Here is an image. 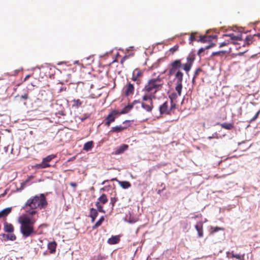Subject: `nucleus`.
Masks as SVG:
<instances>
[{
	"label": "nucleus",
	"mask_w": 260,
	"mask_h": 260,
	"mask_svg": "<svg viewBox=\"0 0 260 260\" xmlns=\"http://www.w3.org/2000/svg\"><path fill=\"white\" fill-rule=\"evenodd\" d=\"M46 205L47 202L43 194L39 196H36L26 202L23 208L29 207L30 209L26 210V213L22 214L18 219V221L20 224V232L24 238L28 237L35 233L34 224L36 219L32 215L37 213L36 209H42Z\"/></svg>",
	"instance_id": "f257e3e1"
},
{
	"label": "nucleus",
	"mask_w": 260,
	"mask_h": 260,
	"mask_svg": "<svg viewBox=\"0 0 260 260\" xmlns=\"http://www.w3.org/2000/svg\"><path fill=\"white\" fill-rule=\"evenodd\" d=\"M183 66L184 63H182L181 59H176L170 63L168 69V76L175 75L174 79L176 81L175 90L178 92L179 95H180L182 93L183 77V73L180 71V69L181 68L183 69Z\"/></svg>",
	"instance_id": "f03ea898"
},
{
	"label": "nucleus",
	"mask_w": 260,
	"mask_h": 260,
	"mask_svg": "<svg viewBox=\"0 0 260 260\" xmlns=\"http://www.w3.org/2000/svg\"><path fill=\"white\" fill-rule=\"evenodd\" d=\"M164 84L163 78L158 76L156 78L149 79L142 91L144 92L145 95H153V98H156L155 94L162 90Z\"/></svg>",
	"instance_id": "7ed1b4c3"
},
{
	"label": "nucleus",
	"mask_w": 260,
	"mask_h": 260,
	"mask_svg": "<svg viewBox=\"0 0 260 260\" xmlns=\"http://www.w3.org/2000/svg\"><path fill=\"white\" fill-rule=\"evenodd\" d=\"M176 103H171L167 101L159 107V111L161 115H171L174 113L176 109Z\"/></svg>",
	"instance_id": "20e7f679"
},
{
	"label": "nucleus",
	"mask_w": 260,
	"mask_h": 260,
	"mask_svg": "<svg viewBox=\"0 0 260 260\" xmlns=\"http://www.w3.org/2000/svg\"><path fill=\"white\" fill-rule=\"evenodd\" d=\"M156 98H153V95H146L144 94L142 96V100L143 101L147 102V103L142 102L141 103L142 107L146 110L147 112H151L153 108V99Z\"/></svg>",
	"instance_id": "39448f33"
},
{
	"label": "nucleus",
	"mask_w": 260,
	"mask_h": 260,
	"mask_svg": "<svg viewBox=\"0 0 260 260\" xmlns=\"http://www.w3.org/2000/svg\"><path fill=\"white\" fill-rule=\"evenodd\" d=\"M118 115H119V112L118 111L115 110L112 111L105 118L104 120L105 124L107 126H109L111 123L115 121Z\"/></svg>",
	"instance_id": "423d86ee"
},
{
	"label": "nucleus",
	"mask_w": 260,
	"mask_h": 260,
	"mask_svg": "<svg viewBox=\"0 0 260 260\" xmlns=\"http://www.w3.org/2000/svg\"><path fill=\"white\" fill-rule=\"evenodd\" d=\"M187 62L184 63L183 70L187 73L190 70L194 60V56L193 54H189L186 58Z\"/></svg>",
	"instance_id": "0eeeda50"
},
{
	"label": "nucleus",
	"mask_w": 260,
	"mask_h": 260,
	"mask_svg": "<svg viewBox=\"0 0 260 260\" xmlns=\"http://www.w3.org/2000/svg\"><path fill=\"white\" fill-rule=\"evenodd\" d=\"M260 38V34L258 33L253 35H248L245 39V44L247 45H250L253 43V42L258 40Z\"/></svg>",
	"instance_id": "6e6552de"
},
{
	"label": "nucleus",
	"mask_w": 260,
	"mask_h": 260,
	"mask_svg": "<svg viewBox=\"0 0 260 260\" xmlns=\"http://www.w3.org/2000/svg\"><path fill=\"white\" fill-rule=\"evenodd\" d=\"M224 36L228 37L230 39L228 40H230V43L235 44V42L237 41H241L242 39V35L241 34L238 33L237 35H235L234 33H231L229 34L224 35Z\"/></svg>",
	"instance_id": "1a4fd4ad"
},
{
	"label": "nucleus",
	"mask_w": 260,
	"mask_h": 260,
	"mask_svg": "<svg viewBox=\"0 0 260 260\" xmlns=\"http://www.w3.org/2000/svg\"><path fill=\"white\" fill-rule=\"evenodd\" d=\"M124 92L125 96H129L134 93L135 87L133 84L128 82L124 87Z\"/></svg>",
	"instance_id": "9d476101"
},
{
	"label": "nucleus",
	"mask_w": 260,
	"mask_h": 260,
	"mask_svg": "<svg viewBox=\"0 0 260 260\" xmlns=\"http://www.w3.org/2000/svg\"><path fill=\"white\" fill-rule=\"evenodd\" d=\"M216 38V36H200L199 39L197 40L198 42L202 43L210 42L212 39Z\"/></svg>",
	"instance_id": "9b49d317"
},
{
	"label": "nucleus",
	"mask_w": 260,
	"mask_h": 260,
	"mask_svg": "<svg viewBox=\"0 0 260 260\" xmlns=\"http://www.w3.org/2000/svg\"><path fill=\"white\" fill-rule=\"evenodd\" d=\"M126 128V127L125 126H122L121 125H119V126L117 125V126H115L114 127H112V129L109 132L111 133H118L121 132L122 131H123V130H124Z\"/></svg>",
	"instance_id": "f8f14e48"
},
{
	"label": "nucleus",
	"mask_w": 260,
	"mask_h": 260,
	"mask_svg": "<svg viewBox=\"0 0 260 260\" xmlns=\"http://www.w3.org/2000/svg\"><path fill=\"white\" fill-rule=\"evenodd\" d=\"M180 95H179L178 92H177V93L175 92H172L169 95V98L170 100V103H176V100L178 98V96H180Z\"/></svg>",
	"instance_id": "ddd939ff"
},
{
	"label": "nucleus",
	"mask_w": 260,
	"mask_h": 260,
	"mask_svg": "<svg viewBox=\"0 0 260 260\" xmlns=\"http://www.w3.org/2000/svg\"><path fill=\"white\" fill-rule=\"evenodd\" d=\"M12 207L5 208L0 211V218L7 216L12 211Z\"/></svg>",
	"instance_id": "4468645a"
},
{
	"label": "nucleus",
	"mask_w": 260,
	"mask_h": 260,
	"mask_svg": "<svg viewBox=\"0 0 260 260\" xmlns=\"http://www.w3.org/2000/svg\"><path fill=\"white\" fill-rule=\"evenodd\" d=\"M4 230L6 232L12 233L14 231V227L12 224L5 222Z\"/></svg>",
	"instance_id": "2eb2a0df"
},
{
	"label": "nucleus",
	"mask_w": 260,
	"mask_h": 260,
	"mask_svg": "<svg viewBox=\"0 0 260 260\" xmlns=\"http://www.w3.org/2000/svg\"><path fill=\"white\" fill-rule=\"evenodd\" d=\"M195 228L198 233L199 237H202L203 236V225L202 223L200 222L198 223L195 225Z\"/></svg>",
	"instance_id": "dca6fc26"
},
{
	"label": "nucleus",
	"mask_w": 260,
	"mask_h": 260,
	"mask_svg": "<svg viewBox=\"0 0 260 260\" xmlns=\"http://www.w3.org/2000/svg\"><path fill=\"white\" fill-rule=\"evenodd\" d=\"M93 147V142L92 141H88L85 143L83 146V150L86 151L90 150Z\"/></svg>",
	"instance_id": "f3484780"
},
{
	"label": "nucleus",
	"mask_w": 260,
	"mask_h": 260,
	"mask_svg": "<svg viewBox=\"0 0 260 260\" xmlns=\"http://www.w3.org/2000/svg\"><path fill=\"white\" fill-rule=\"evenodd\" d=\"M220 125L221 126L222 128L228 130H231L234 127L233 123L224 122L220 124Z\"/></svg>",
	"instance_id": "a211bd4d"
},
{
	"label": "nucleus",
	"mask_w": 260,
	"mask_h": 260,
	"mask_svg": "<svg viewBox=\"0 0 260 260\" xmlns=\"http://www.w3.org/2000/svg\"><path fill=\"white\" fill-rule=\"evenodd\" d=\"M133 108V105H128L124 107L120 112H119V115L127 113Z\"/></svg>",
	"instance_id": "6ab92c4d"
},
{
	"label": "nucleus",
	"mask_w": 260,
	"mask_h": 260,
	"mask_svg": "<svg viewBox=\"0 0 260 260\" xmlns=\"http://www.w3.org/2000/svg\"><path fill=\"white\" fill-rule=\"evenodd\" d=\"M119 241V237L118 236H113L108 240V243L110 244H115Z\"/></svg>",
	"instance_id": "aec40b11"
},
{
	"label": "nucleus",
	"mask_w": 260,
	"mask_h": 260,
	"mask_svg": "<svg viewBox=\"0 0 260 260\" xmlns=\"http://www.w3.org/2000/svg\"><path fill=\"white\" fill-rule=\"evenodd\" d=\"M56 247V243L55 242H49L48 244V248L50 250L51 253L55 251Z\"/></svg>",
	"instance_id": "412c9836"
},
{
	"label": "nucleus",
	"mask_w": 260,
	"mask_h": 260,
	"mask_svg": "<svg viewBox=\"0 0 260 260\" xmlns=\"http://www.w3.org/2000/svg\"><path fill=\"white\" fill-rule=\"evenodd\" d=\"M90 216L92 219V221L93 222L98 216V212L96 209L91 208L90 210Z\"/></svg>",
	"instance_id": "4be33fe9"
},
{
	"label": "nucleus",
	"mask_w": 260,
	"mask_h": 260,
	"mask_svg": "<svg viewBox=\"0 0 260 260\" xmlns=\"http://www.w3.org/2000/svg\"><path fill=\"white\" fill-rule=\"evenodd\" d=\"M3 237L5 240L14 241L16 239V236L14 234H3Z\"/></svg>",
	"instance_id": "5701e85b"
},
{
	"label": "nucleus",
	"mask_w": 260,
	"mask_h": 260,
	"mask_svg": "<svg viewBox=\"0 0 260 260\" xmlns=\"http://www.w3.org/2000/svg\"><path fill=\"white\" fill-rule=\"evenodd\" d=\"M119 184L124 189H127L131 186V184L128 181H119Z\"/></svg>",
	"instance_id": "b1692460"
},
{
	"label": "nucleus",
	"mask_w": 260,
	"mask_h": 260,
	"mask_svg": "<svg viewBox=\"0 0 260 260\" xmlns=\"http://www.w3.org/2000/svg\"><path fill=\"white\" fill-rule=\"evenodd\" d=\"M56 155L55 154H51L43 158L42 162H49L55 158Z\"/></svg>",
	"instance_id": "393cba45"
},
{
	"label": "nucleus",
	"mask_w": 260,
	"mask_h": 260,
	"mask_svg": "<svg viewBox=\"0 0 260 260\" xmlns=\"http://www.w3.org/2000/svg\"><path fill=\"white\" fill-rule=\"evenodd\" d=\"M225 52L226 51H219L216 52H213L211 55V57H212L215 56H218L222 57L225 54Z\"/></svg>",
	"instance_id": "a878e982"
},
{
	"label": "nucleus",
	"mask_w": 260,
	"mask_h": 260,
	"mask_svg": "<svg viewBox=\"0 0 260 260\" xmlns=\"http://www.w3.org/2000/svg\"><path fill=\"white\" fill-rule=\"evenodd\" d=\"M73 107H76L77 108L81 107L82 104V102L80 101L79 99H76L73 100Z\"/></svg>",
	"instance_id": "bb28decb"
},
{
	"label": "nucleus",
	"mask_w": 260,
	"mask_h": 260,
	"mask_svg": "<svg viewBox=\"0 0 260 260\" xmlns=\"http://www.w3.org/2000/svg\"><path fill=\"white\" fill-rule=\"evenodd\" d=\"M51 165L49 164H37L34 167L36 169L45 168L50 167ZM34 167V166H32Z\"/></svg>",
	"instance_id": "cd10ccee"
},
{
	"label": "nucleus",
	"mask_w": 260,
	"mask_h": 260,
	"mask_svg": "<svg viewBox=\"0 0 260 260\" xmlns=\"http://www.w3.org/2000/svg\"><path fill=\"white\" fill-rule=\"evenodd\" d=\"M108 201L106 196L105 194H103L99 199L98 202L102 204H105Z\"/></svg>",
	"instance_id": "c85d7f7f"
},
{
	"label": "nucleus",
	"mask_w": 260,
	"mask_h": 260,
	"mask_svg": "<svg viewBox=\"0 0 260 260\" xmlns=\"http://www.w3.org/2000/svg\"><path fill=\"white\" fill-rule=\"evenodd\" d=\"M128 145L126 144H123L120 146V147L117 150V152L118 153H121L124 152L128 148Z\"/></svg>",
	"instance_id": "c756f323"
},
{
	"label": "nucleus",
	"mask_w": 260,
	"mask_h": 260,
	"mask_svg": "<svg viewBox=\"0 0 260 260\" xmlns=\"http://www.w3.org/2000/svg\"><path fill=\"white\" fill-rule=\"evenodd\" d=\"M133 75H135L137 77H138L139 78L142 76L143 73L142 72L139 70V69H136L133 72Z\"/></svg>",
	"instance_id": "7c9ffc66"
},
{
	"label": "nucleus",
	"mask_w": 260,
	"mask_h": 260,
	"mask_svg": "<svg viewBox=\"0 0 260 260\" xmlns=\"http://www.w3.org/2000/svg\"><path fill=\"white\" fill-rule=\"evenodd\" d=\"M104 220V216H102L100 218V219L95 223L94 225L93 226V229L96 228L98 226H100L102 224V223Z\"/></svg>",
	"instance_id": "2f4dec72"
},
{
	"label": "nucleus",
	"mask_w": 260,
	"mask_h": 260,
	"mask_svg": "<svg viewBox=\"0 0 260 260\" xmlns=\"http://www.w3.org/2000/svg\"><path fill=\"white\" fill-rule=\"evenodd\" d=\"M99 212H102V213H105V210L103 209V206L100 203V202H97L95 204Z\"/></svg>",
	"instance_id": "473e14b6"
},
{
	"label": "nucleus",
	"mask_w": 260,
	"mask_h": 260,
	"mask_svg": "<svg viewBox=\"0 0 260 260\" xmlns=\"http://www.w3.org/2000/svg\"><path fill=\"white\" fill-rule=\"evenodd\" d=\"M211 230H212L211 233V234H213V233H215V232H217L218 231H223L224 230V229L222 228H220V227H218V226H215V227H211Z\"/></svg>",
	"instance_id": "72a5a7b5"
},
{
	"label": "nucleus",
	"mask_w": 260,
	"mask_h": 260,
	"mask_svg": "<svg viewBox=\"0 0 260 260\" xmlns=\"http://www.w3.org/2000/svg\"><path fill=\"white\" fill-rule=\"evenodd\" d=\"M232 257L236 258L239 260H244V255H240L232 253Z\"/></svg>",
	"instance_id": "f704fd0d"
},
{
	"label": "nucleus",
	"mask_w": 260,
	"mask_h": 260,
	"mask_svg": "<svg viewBox=\"0 0 260 260\" xmlns=\"http://www.w3.org/2000/svg\"><path fill=\"white\" fill-rule=\"evenodd\" d=\"M179 49V45L178 44L175 45L173 47L170 49V51L172 53H174L176 51H177Z\"/></svg>",
	"instance_id": "c9c22d12"
},
{
	"label": "nucleus",
	"mask_w": 260,
	"mask_h": 260,
	"mask_svg": "<svg viewBox=\"0 0 260 260\" xmlns=\"http://www.w3.org/2000/svg\"><path fill=\"white\" fill-rule=\"evenodd\" d=\"M132 79L134 81H136L137 82V84L138 85L140 84L141 83V80L140 79V78H139L138 77H137L136 76H135V75H134L133 74V77H132Z\"/></svg>",
	"instance_id": "e433bc0d"
},
{
	"label": "nucleus",
	"mask_w": 260,
	"mask_h": 260,
	"mask_svg": "<svg viewBox=\"0 0 260 260\" xmlns=\"http://www.w3.org/2000/svg\"><path fill=\"white\" fill-rule=\"evenodd\" d=\"M202 71V69L201 68H198L194 73V75H193V79H192V80L193 81L194 79L197 78L198 77V76L199 75V73Z\"/></svg>",
	"instance_id": "4c0bfd02"
},
{
	"label": "nucleus",
	"mask_w": 260,
	"mask_h": 260,
	"mask_svg": "<svg viewBox=\"0 0 260 260\" xmlns=\"http://www.w3.org/2000/svg\"><path fill=\"white\" fill-rule=\"evenodd\" d=\"M189 40L191 42H193L194 41H197V40H198V39L196 38V37L195 36V35L193 33L191 34V35L190 36Z\"/></svg>",
	"instance_id": "58836bf2"
},
{
	"label": "nucleus",
	"mask_w": 260,
	"mask_h": 260,
	"mask_svg": "<svg viewBox=\"0 0 260 260\" xmlns=\"http://www.w3.org/2000/svg\"><path fill=\"white\" fill-rule=\"evenodd\" d=\"M229 44H230V40H227L226 41H224V42H222V43H220L219 47L220 48H221V47H222L223 46H226V45H228Z\"/></svg>",
	"instance_id": "ea45409f"
},
{
	"label": "nucleus",
	"mask_w": 260,
	"mask_h": 260,
	"mask_svg": "<svg viewBox=\"0 0 260 260\" xmlns=\"http://www.w3.org/2000/svg\"><path fill=\"white\" fill-rule=\"evenodd\" d=\"M89 117V114H85L82 115L80 118L81 121H83L85 119L88 118Z\"/></svg>",
	"instance_id": "a19ab883"
},
{
	"label": "nucleus",
	"mask_w": 260,
	"mask_h": 260,
	"mask_svg": "<svg viewBox=\"0 0 260 260\" xmlns=\"http://www.w3.org/2000/svg\"><path fill=\"white\" fill-rule=\"evenodd\" d=\"M260 113V110L258 111L255 116L251 119V121H254L258 116Z\"/></svg>",
	"instance_id": "79ce46f5"
},
{
	"label": "nucleus",
	"mask_w": 260,
	"mask_h": 260,
	"mask_svg": "<svg viewBox=\"0 0 260 260\" xmlns=\"http://www.w3.org/2000/svg\"><path fill=\"white\" fill-rule=\"evenodd\" d=\"M206 49H205V48H201L198 52V55H200L202 52H203Z\"/></svg>",
	"instance_id": "37998d69"
},
{
	"label": "nucleus",
	"mask_w": 260,
	"mask_h": 260,
	"mask_svg": "<svg viewBox=\"0 0 260 260\" xmlns=\"http://www.w3.org/2000/svg\"><path fill=\"white\" fill-rule=\"evenodd\" d=\"M215 45V44H214V43H211V44H210V45H208V46H206V47H205V49H210V48H212V47H214Z\"/></svg>",
	"instance_id": "c03bdc74"
},
{
	"label": "nucleus",
	"mask_w": 260,
	"mask_h": 260,
	"mask_svg": "<svg viewBox=\"0 0 260 260\" xmlns=\"http://www.w3.org/2000/svg\"><path fill=\"white\" fill-rule=\"evenodd\" d=\"M117 200L115 198H112L111 199V203L112 204V206H114L115 203L116 202Z\"/></svg>",
	"instance_id": "a18cd8bd"
},
{
	"label": "nucleus",
	"mask_w": 260,
	"mask_h": 260,
	"mask_svg": "<svg viewBox=\"0 0 260 260\" xmlns=\"http://www.w3.org/2000/svg\"><path fill=\"white\" fill-rule=\"evenodd\" d=\"M21 98L26 100L28 99V94H24V95H22L21 96Z\"/></svg>",
	"instance_id": "49530a36"
},
{
	"label": "nucleus",
	"mask_w": 260,
	"mask_h": 260,
	"mask_svg": "<svg viewBox=\"0 0 260 260\" xmlns=\"http://www.w3.org/2000/svg\"><path fill=\"white\" fill-rule=\"evenodd\" d=\"M70 185L72 186V187H75L77 186V184L74 182H71L70 183Z\"/></svg>",
	"instance_id": "de8ad7c7"
},
{
	"label": "nucleus",
	"mask_w": 260,
	"mask_h": 260,
	"mask_svg": "<svg viewBox=\"0 0 260 260\" xmlns=\"http://www.w3.org/2000/svg\"><path fill=\"white\" fill-rule=\"evenodd\" d=\"M30 76L29 75H26L24 79V81H25L27 79H28L30 77Z\"/></svg>",
	"instance_id": "09e8293b"
},
{
	"label": "nucleus",
	"mask_w": 260,
	"mask_h": 260,
	"mask_svg": "<svg viewBox=\"0 0 260 260\" xmlns=\"http://www.w3.org/2000/svg\"><path fill=\"white\" fill-rule=\"evenodd\" d=\"M107 181H108V180H106L104 181L102 183V185H104V184H105V183H106V182H107Z\"/></svg>",
	"instance_id": "8fccbe9b"
},
{
	"label": "nucleus",
	"mask_w": 260,
	"mask_h": 260,
	"mask_svg": "<svg viewBox=\"0 0 260 260\" xmlns=\"http://www.w3.org/2000/svg\"><path fill=\"white\" fill-rule=\"evenodd\" d=\"M234 157H235L234 156H232L231 157L228 158V159H231L233 158Z\"/></svg>",
	"instance_id": "3c124183"
},
{
	"label": "nucleus",
	"mask_w": 260,
	"mask_h": 260,
	"mask_svg": "<svg viewBox=\"0 0 260 260\" xmlns=\"http://www.w3.org/2000/svg\"><path fill=\"white\" fill-rule=\"evenodd\" d=\"M6 191H5V192H4V193H3V194H2V196H4V195L6 193Z\"/></svg>",
	"instance_id": "603ef678"
},
{
	"label": "nucleus",
	"mask_w": 260,
	"mask_h": 260,
	"mask_svg": "<svg viewBox=\"0 0 260 260\" xmlns=\"http://www.w3.org/2000/svg\"><path fill=\"white\" fill-rule=\"evenodd\" d=\"M123 58L121 60V62L122 63L123 62Z\"/></svg>",
	"instance_id": "864d4df0"
}]
</instances>
